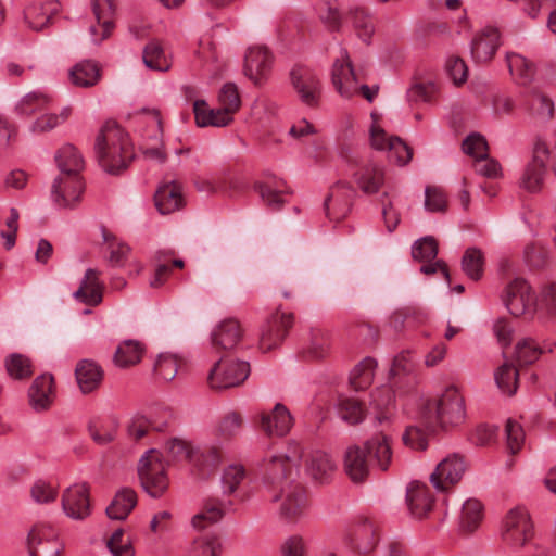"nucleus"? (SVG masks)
<instances>
[{
  "mask_svg": "<svg viewBox=\"0 0 556 556\" xmlns=\"http://www.w3.org/2000/svg\"><path fill=\"white\" fill-rule=\"evenodd\" d=\"M108 548L113 556H134L135 548L129 536L123 529L115 530L106 542Z\"/></svg>",
  "mask_w": 556,
  "mask_h": 556,
  "instance_id": "58",
  "label": "nucleus"
},
{
  "mask_svg": "<svg viewBox=\"0 0 556 556\" xmlns=\"http://www.w3.org/2000/svg\"><path fill=\"white\" fill-rule=\"evenodd\" d=\"M386 180L384 168L375 163L364 165L356 174L355 181L365 193H376Z\"/></svg>",
  "mask_w": 556,
  "mask_h": 556,
  "instance_id": "34",
  "label": "nucleus"
},
{
  "mask_svg": "<svg viewBox=\"0 0 556 556\" xmlns=\"http://www.w3.org/2000/svg\"><path fill=\"white\" fill-rule=\"evenodd\" d=\"M84 188L79 175H60L53 184V201L60 207H74L81 200Z\"/></svg>",
  "mask_w": 556,
  "mask_h": 556,
  "instance_id": "19",
  "label": "nucleus"
},
{
  "mask_svg": "<svg viewBox=\"0 0 556 556\" xmlns=\"http://www.w3.org/2000/svg\"><path fill=\"white\" fill-rule=\"evenodd\" d=\"M503 544L513 552L535 546V526L525 506L510 508L503 517L500 528Z\"/></svg>",
  "mask_w": 556,
  "mask_h": 556,
  "instance_id": "4",
  "label": "nucleus"
},
{
  "mask_svg": "<svg viewBox=\"0 0 556 556\" xmlns=\"http://www.w3.org/2000/svg\"><path fill=\"white\" fill-rule=\"evenodd\" d=\"M407 501L410 513L416 518L425 517L432 508L433 498L430 490L424 483L414 482L407 490Z\"/></svg>",
  "mask_w": 556,
  "mask_h": 556,
  "instance_id": "33",
  "label": "nucleus"
},
{
  "mask_svg": "<svg viewBox=\"0 0 556 556\" xmlns=\"http://www.w3.org/2000/svg\"><path fill=\"white\" fill-rule=\"evenodd\" d=\"M68 76L74 86L89 88L98 84L101 73L97 63L83 61L71 68Z\"/></svg>",
  "mask_w": 556,
  "mask_h": 556,
  "instance_id": "37",
  "label": "nucleus"
},
{
  "mask_svg": "<svg viewBox=\"0 0 556 556\" xmlns=\"http://www.w3.org/2000/svg\"><path fill=\"white\" fill-rule=\"evenodd\" d=\"M409 413L430 432L458 429L467 418L465 397L453 384L445 387L437 395L417 396Z\"/></svg>",
  "mask_w": 556,
  "mask_h": 556,
  "instance_id": "1",
  "label": "nucleus"
},
{
  "mask_svg": "<svg viewBox=\"0 0 556 556\" xmlns=\"http://www.w3.org/2000/svg\"><path fill=\"white\" fill-rule=\"evenodd\" d=\"M293 324V315L277 311L263 325L260 334V349L269 352L283 340L287 331Z\"/></svg>",
  "mask_w": 556,
  "mask_h": 556,
  "instance_id": "13",
  "label": "nucleus"
},
{
  "mask_svg": "<svg viewBox=\"0 0 556 556\" xmlns=\"http://www.w3.org/2000/svg\"><path fill=\"white\" fill-rule=\"evenodd\" d=\"M55 399L54 378L45 374L38 376L28 390L29 405L36 412H43L51 407Z\"/></svg>",
  "mask_w": 556,
  "mask_h": 556,
  "instance_id": "23",
  "label": "nucleus"
},
{
  "mask_svg": "<svg viewBox=\"0 0 556 556\" xmlns=\"http://www.w3.org/2000/svg\"><path fill=\"white\" fill-rule=\"evenodd\" d=\"M249 375V363L231 357H224L210 370L208 383L213 389L233 388L245 381Z\"/></svg>",
  "mask_w": 556,
  "mask_h": 556,
  "instance_id": "11",
  "label": "nucleus"
},
{
  "mask_svg": "<svg viewBox=\"0 0 556 556\" xmlns=\"http://www.w3.org/2000/svg\"><path fill=\"white\" fill-rule=\"evenodd\" d=\"M220 543L212 534L201 535L193 540L187 556H219Z\"/></svg>",
  "mask_w": 556,
  "mask_h": 556,
  "instance_id": "52",
  "label": "nucleus"
},
{
  "mask_svg": "<svg viewBox=\"0 0 556 556\" xmlns=\"http://www.w3.org/2000/svg\"><path fill=\"white\" fill-rule=\"evenodd\" d=\"M101 231L109 263L114 267H124L129 261L131 249L108 229Z\"/></svg>",
  "mask_w": 556,
  "mask_h": 556,
  "instance_id": "36",
  "label": "nucleus"
},
{
  "mask_svg": "<svg viewBox=\"0 0 556 556\" xmlns=\"http://www.w3.org/2000/svg\"><path fill=\"white\" fill-rule=\"evenodd\" d=\"M96 154L100 166L109 174H118L134 157L128 135L116 124H106L97 136Z\"/></svg>",
  "mask_w": 556,
  "mask_h": 556,
  "instance_id": "3",
  "label": "nucleus"
},
{
  "mask_svg": "<svg viewBox=\"0 0 556 556\" xmlns=\"http://www.w3.org/2000/svg\"><path fill=\"white\" fill-rule=\"evenodd\" d=\"M304 451L300 443L291 441L282 448L268 450L262 460L264 479L270 483H279L298 472Z\"/></svg>",
  "mask_w": 556,
  "mask_h": 556,
  "instance_id": "5",
  "label": "nucleus"
},
{
  "mask_svg": "<svg viewBox=\"0 0 556 556\" xmlns=\"http://www.w3.org/2000/svg\"><path fill=\"white\" fill-rule=\"evenodd\" d=\"M245 478V469L242 465L233 464L226 467L222 476L224 493H235Z\"/></svg>",
  "mask_w": 556,
  "mask_h": 556,
  "instance_id": "59",
  "label": "nucleus"
},
{
  "mask_svg": "<svg viewBox=\"0 0 556 556\" xmlns=\"http://www.w3.org/2000/svg\"><path fill=\"white\" fill-rule=\"evenodd\" d=\"M224 516V508L217 501L207 502L203 509L194 515L191 525L197 530H203L206 527L218 522Z\"/></svg>",
  "mask_w": 556,
  "mask_h": 556,
  "instance_id": "49",
  "label": "nucleus"
},
{
  "mask_svg": "<svg viewBox=\"0 0 556 556\" xmlns=\"http://www.w3.org/2000/svg\"><path fill=\"white\" fill-rule=\"evenodd\" d=\"M331 79L341 97L352 98L358 94L359 84L345 50H341L340 56L333 63Z\"/></svg>",
  "mask_w": 556,
  "mask_h": 556,
  "instance_id": "14",
  "label": "nucleus"
},
{
  "mask_svg": "<svg viewBox=\"0 0 556 556\" xmlns=\"http://www.w3.org/2000/svg\"><path fill=\"white\" fill-rule=\"evenodd\" d=\"M467 462L460 454H448L438 463L430 475V482L438 491H447L456 485L467 470Z\"/></svg>",
  "mask_w": 556,
  "mask_h": 556,
  "instance_id": "12",
  "label": "nucleus"
},
{
  "mask_svg": "<svg viewBox=\"0 0 556 556\" xmlns=\"http://www.w3.org/2000/svg\"><path fill=\"white\" fill-rule=\"evenodd\" d=\"M195 123L199 127H224L233 121V115L219 105L211 109L204 100L193 103Z\"/></svg>",
  "mask_w": 556,
  "mask_h": 556,
  "instance_id": "27",
  "label": "nucleus"
},
{
  "mask_svg": "<svg viewBox=\"0 0 556 556\" xmlns=\"http://www.w3.org/2000/svg\"><path fill=\"white\" fill-rule=\"evenodd\" d=\"M137 505V494L132 489L123 488L116 492L110 505L106 507V515L112 520H124Z\"/></svg>",
  "mask_w": 556,
  "mask_h": 556,
  "instance_id": "35",
  "label": "nucleus"
},
{
  "mask_svg": "<svg viewBox=\"0 0 556 556\" xmlns=\"http://www.w3.org/2000/svg\"><path fill=\"white\" fill-rule=\"evenodd\" d=\"M494 379L503 393L507 395L516 393L518 387V370L514 365L504 363L495 370Z\"/></svg>",
  "mask_w": 556,
  "mask_h": 556,
  "instance_id": "50",
  "label": "nucleus"
},
{
  "mask_svg": "<svg viewBox=\"0 0 556 556\" xmlns=\"http://www.w3.org/2000/svg\"><path fill=\"white\" fill-rule=\"evenodd\" d=\"M100 273L93 268L86 270L79 288L74 292V298L90 306H97L102 301L103 285L99 280Z\"/></svg>",
  "mask_w": 556,
  "mask_h": 556,
  "instance_id": "30",
  "label": "nucleus"
},
{
  "mask_svg": "<svg viewBox=\"0 0 556 556\" xmlns=\"http://www.w3.org/2000/svg\"><path fill=\"white\" fill-rule=\"evenodd\" d=\"M510 74L519 81L526 85L531 81L534 75L533 64L519 53L510 52L506 55Z\"/></svg>",
  "mask_w": 556,
  "mask_h": 556,
  "instance_id": "46",
  "label": "nucleus"
},
{
  "mask_svg": "<svg viewBox=\"0 0 556 556\" xmlns=\"http://www.w3.org/2000/svg\"><path fill=\"white\" fill-rule=\"evenodd\" d=\"M155 206L161 214H170L184 206L181 187L176 181L165 182L154 195Z\"/></svg>",
  "mask_w": 556,
  "mask_h": 556,
  "instance_id": "31",
  "label": "nucleus"
},
{
  "mask_svg": "<svg viewBox=\"0 0 556 556\" xmlns=\"http://www.w3.org/2000/svg\"><path fill=\"white\" fill-rule=\"evenodd\" d=\"M275 501L279 502L278 513L280 518L287 522L298 523L309 513L308 495L300 484H286L280 494L275 497Z\"/></svg>",
  "mask_w": 556,
  "mask_h": 556,
  "instance_id": "8",
  "label": "nucleus"
},
{
  "mask_svg": "<svg viewBox=\"0 0 556 556\" xmlns=\"http://www.w3.org/2000/svg\"><path fill=\"white\" fill-rule=\"evenodd\" d=\"M60 11L61 3L56 0L33 3L25 10V21L31 29L39 31L47 27Z\"/></svg>",
  "mask_w": 556,
  "mask_h": 556,
  "instance_id": "26",
  "label": "nucleus"
},
{
  "mask_svg": "<svg viewBox=\"0 0 556 556\" xmlns=\"http://www.w3.org/2000/svg\"><path fill=\"white\" fill-rule=\"evenodd\" d=\"M338 414L343 421L350 425H357L365 418L363 404L352 397H344L339 401Z\"/></svg>",
  "mask_w": 556,
  "mask_h": 556,
  "instance_id": "51",
  "label": "nucleus"
},
{
  "mask_svg": "<svg viewBox=\"0 0 556 556\" xmlns=\"http://www.w3.org/2000/svg\"><path fill=\"white\" fill-rule=\"evenodd\" d=\"M545 349L534 339L526 337L516 343L515 357L520 365H530L539 359Z\"/></svg>",
  "mask_w": 556,
  "mask_h": 556,
  "instance_id": "45",
  "label": "nucleus"
},
{
  "mask_svg": "<svg viewBox=\"0 0 556 556\" xmlns=\"http://www.w3.org/2000/svg\"><path fill=\"white\" fill-rule=\"evenodd\" d=\"M27 545L31 556H60L64 548L58 528L47 521H39L31 527Z\"/></svg>",
  "mask_w": 556,
  "mask_h": 556,
  "instance_id": "10",
  "label": "nucleus"
},
{
  "mask_svg": "<svg viewBox=\"0 0 556 556\" xmlns=\"http://www.w3.org/2000/svg\"><path fill=\"white\" fill-rule=\"evenodd\" d=\"M75 378L79 390L84 394H89L101 386L104 371L94 361L81 359L76 365Z\"/></svg>",
  "mask_w": 556,
  "mask_h": 556,
  "instance_id": "25",
  "label": "nucleus"
},
{
  "mask_svg": "<svg viewBox=\"0 0 556 556\" xmlns=\"http://www.w3.org/2000/svg\"><path fill=\"white\" fill-rule=\"evenodd\" d=\"M222 462V452L216 446H207L200 454H194L193 464L203 472L214 469Z\"/></svg>",
  "mask_w": 556,
  "mask_h": 556,
  "instance_id": "64",
  "label": "nucleus"
},
{
  "mask_svg": "<svg viewBox=\"0 0 556 556\" xmlns=\"http://www.w3.org/2000/svg\"><path fill=\"white\" fill-rule=\"evenodd\" d=\"M181 365V359L172 353H162L159 355L155 365V374L164 381H172Z\"/></svg>",
  "mask_w": 556,
  "mask_h": 556,
  "instance_id": "53",
  "label": "nucleus"
},
{
  "mask_svg": "<svg viewBox=\"0 0 556 556\" xmlns=\"http://www.w3.org/2000/svg\"><path fill=\"white\" fill-rule=\"evenodd\" d=\"M418 424L406 427L402 434V443L410 450L425 451L429 444V435L435 432H430L420 422Z\"/></svg>",
  "mask_w": 556,
  "mask_h": 556,
  "instance_id": "48",
  "label": "nucleus"
},
{
  "mask_svg": "<svg viewBox=\"0 0 556 556\" xmlns=\"http://www.w3.org/2000/svg\"><path fill=\"white\" fill-rule=\"evenodd\" d=\"M218 103L232 115L239 110L241 100L235 84L227 83L220 88Z\"/></svg>",
  "mask_w": 556,
  "mask_h": 556,
  "instance_id": "63",
  "label": "nucleus"
},
{
  "mask_svg": "<svg viewBox=\"0 0 556 556\" xmlns=\"http://www.w3.org/2000/svg\"><path fill=\"white\" fill-rule=\"evenodd\" d=\"M138 476L142 489L152 497H161L168 489L166 464L160 451L151 448L139 459Z\"/></svg>",
  "mask_w": 556,
  "mask_h": 556,
  "instance_id": "6",
  "label": "nucleus"
},
{
  "mask_svg": "<svg viewBox=\"0 0 556 556\" xmlns=\"http://www.w3.org/2000/svg\"><path fill=\"white\" fill-rule=\"evenodd\" d=\"M370 462L365 447L353 444L346 447L343 454V469L355 483L364 482L370 472Z\"/></svg>",
  "mask_w": 556,
  "mask_h": 556,
  "instance_id": "22",
  "label": "nucleus"
},
{
  "mask_svg": "<svg viewBox=\"0 0 556 556\" xmlns=\"http://www.w3.org/2000/svg\"><path fill=\"white\" fill-rule=\"evenodd\" d=\"M369 142L372 149L388 152V156L397 165H406L413 156V150L397 136L388 134L378 116L371 114Z\"/></svg>",
  "mask_w": 556,
  "mask_h": 556,
  "instance_id": "7",
  "label": "nucleus"
},
{
  "mask_svg": "<svg viewBox=\"0 0 556 556\" xmlns=\"http://www.w3.org/2000/svg\"><path fill=\"white\" fill-rule=\"evenodd\" d=\"M355 191L348 182L338 181L325 199L326 216L332 222L343 219L350 212Z\"/></svg>",
  "mask_w": 556,
  "mask_h": 556,
  "instance_id": "15",
  "label": "nucleus"
},
{
  "mask_svg": "<svg viewBox=\"0 0 556 556\" xmlns=\"http://www.w3.org/2000/svg\"><path fill=\"white\" fill-rule=\"evenodd\" d=\"M143 62L147 67L161 72L168 71L172 66L170 60L157 41H151L146 46L143 50Z\"/></svg>",
  "mask_w": 556,
  "mask_h": 556,
  "instance_id": "47",
  "label": "nucleus"
},
{
  "mask_svg": "<svg viewBox=\"0 0 556 556\" xmlns=\"http://www.w3.org/2000/svg\"><path fill=\"white\" fill-rule=\"evenodd\" d=\"M242 430V418L239 413H227L218 422L216 433L224 440H230Z\"/></svg>",
  "mask_w": 556,
  "mask_h": 556,
  "instance_id": "57",
  "label": "nucleus"
},
{
  "mask_svg": "<svg viewBox=\"0 0 556 556\" xmlns=\"http://www.w3.org/2000/svg\"><path fill=\"white\" fill-rule=\"evenodd\" d=\"M530 116L536 122H547L554 115V102L543 93L534 92L527 101Z\"/></svg>",
  "mask_w": 556,
  "mask_h": 556,
  "instance_id": "42",
  "label": "nucleus"
},
{
  "mask_svg": "<svg viewBox=\"0 0 556 556\" xmlns=\"http://www.w3.org/2000/svg\"><path fill=\"white\" fill-rule=\"evenodd\" d=\"M464 273L472 280L481 278L483 273V255L476 248L467 249L462 261Z\"/></svg>",
  "mask_w": 556,
  "mask_h": 556,
  "instance_id": "55",
  "label": "nucleus"
},
{
  "mask_svg": "<svg viewBox=\"0 0 556 556\" xmlns=\"http://www.w3.org/2000/svg\"><path fill=\"white\" fill-rule=\"evenodd\" d=\"M146 112L151 115L152 126L150 130L143 134L141 150L147 157L163 162L165 160V153L163 151V131L160 112L157 110H146Z\"/></svg>",
  "mask_w": 556,
  "mask_h": 556,
  "instance_id": "24",
  "label": "nucleus"
},
{
  "mask_svg": "<svg viewBox=\"0 0 556 556\" xmlns=\"http://www.w3.org/2000/svg\"><path fill=\"white\" fill-rule=\"evenodd\" d=\"M484 518V506L476 497H469L463 502L458 515L459 528L465 533L476 531Z\"/></svg>",
  "mask_w": 556,
  "mask_h": 556,
  "instance_id": "32",
  "label": "nucleus"
},
{
  "mask_svg": "<svg viewBox=\"0 0 556 556\" xmlns=\"http://www.w3.org/2000/svg\"><path fill=\"white\" fill-rule=\"evenodd\" d=\"M501 300L514 317L532 318L535 313L540 317H547L556 312V290L554 288L544 290L541 300L538 301L531 286L519 278L504 287Z\"/></svg>",
  "mask_w": 556,
  "mask_h": 556,
  "instance_id": "2",
  "label": "nucleus"
},
{
  "mask_svg": "<svg viewBox=\"0 0 556 556\" xmlns=\"http://www.w3.org/2000/svg\"><path fill=\"white\" fill-rule=\"evenodd\" d=\"M346 17L351 20L358 38L364 42H370L375 34V23L369 11L363 7H353L349 9Z\"/></svg>",
  "mask_w": 556,
  "mask_h": 556,
  "instance_id": "38",
  "label": "nucleus"
},
{
  "mask_svg": "<svg viewBox=\"0 0 556 556\" xmlns=\"http://www.w3.org/2000/svg\"><path fill=\"white\" fill-rule=\"evenodd\" d=\"M167 457L173 460L190 459L193 463L194 451L192 445L182 439H170L165 444Z\"/></svg>",
  "mask_w": 556,
  "mask_h": 556,
  "instance_id": "60",
  "label": "nucleus"
},
{
  "mask_svg": "<svg viewBox=\"0 0 556 556\" xmlns=\"http://www.w3.org/2000/svg\"><path fill=\"white\" fill-rule=\"evenodd\" d=\"M71 108L66 106L59 114H45L37 118L31 126L34 132H45L64 123L71 115Z\"/></svg>",
  "mask_w": 556,
  "mask_h": 556,
  "instance_id": "61",
  "label": "nucleus"
},
{
  "mask_svg": "<svg viewBox=\"0 0 556 556\" xmlns=\"http://www.w3.org/2000/svg\"><path fill=\"white\" fill-rule=\"evenodd\" d=\"M273 58L267 48L250 47L244 55L243 73L255 85L264 83L271 71Z\"/></svg>",
  "mask_w": 556,
  "mask_h": 556,
  "instance_id": "16",
  "label": "nucleus"
},
{
  "mask_svg": "<svg viewBox=\"0 0 556 556\" xmlns=\"http://www.w3.org/2000/svg\"><path fill=\"white\" fill-rule=\"evenodd\" d=\"M292 425L293 419L289 410L281 404H276L271 412L261 415V427L269 435H285Z\"/></svg>",
  "mask_w": 556,
  "mask_h": 556,
  "instance_id": "28",
  "label": "nucleus"
},
{
  "mask_svg": "<svg viewBox=\"0 0 556 556\" xmlns=\"http://www.w3.org/2000/svg\"><path fill=\"white\" fill-rule=\"evenodd\" d=\"M501 46V35L497 28L485 26L471 40V55L478 63L489 62Z\"/></svg>",
  "mask_w": 556,
  "mask_h": 556,
  "instance_id": "21",
  "label": "nucleus"
},
{
  "mask_svg": "<svg viewBox=\"0 0 556 556\" xmlns=\"http://www.w3.org/2000/svg\"><path fill=\"white\" fill-rule=\"evenodd\" d=\"M143 346L135 340L122 342L114 354V364L119 368H127L140 363L143 355Z\"/></svg>",
  "mask_w": 556,
  "mask_h": 556,
  "instance_id": "40",
  "label": "nucleus"
},
{
  "mask_svg": "<svg viewBox=\"0 0 556 556\" xmlns=\"http://www.w3.org/2000/svg\"><path fill=\"white\" fill-rule=\"evenodd\" d=\"M91 9L94 20L103 28V34H108L111 28H115V0H91Z\"/></svg>",
  "mask_w": 556,
  "mask_h": 556,
  "instance_id": "43",
  "label": "nucleus"
},
{
  "mask_svg": "<svg viewBox=\"0 0 556 556\" xmlns=\"http://www.w3.org/2000/svg\"><path fill=\"white\" fill-rule=\"evenodd\" d=\"M377 362L374 358L367 357L363 359L351 371L350 382L355 390H364L368 388L375 377Z\"/></svg>",
  "mask_w": 556,
  "mask_h": 556,
  "instance_id": "44",
  "label": "nucleus"
},
{
  "mask_svg": "<svg viewBox=\"0 0 556 556\" xmlns=\"http://www.w3.org/2000/svg\"><path fill=\"white\" fill-rule=\"evenodd\" d=\"M62 507L71 519H86L90 515L89 486L85 482L68 486L62 495Z\"/></svg>",
  "mask_w": 556,
  "mask_h": 556,
  "instance_id": "18",
  "label": "nucleus"
},
{
  "mask_svg": "<svg viewBox=\"0 0 556 556\" xmlns=\"http://www.w3.org/2000/svg\"><path fill=\"white\" fill-rule=\"evenodd\" d=\"M308 553L306 539L298 533L286 536L279 545L280 556H308Z\"/></svg>",
  "mask_w": 556,
  "mask_h": 556,
  "instance_id": "54",
  "label": "nucleus"
},
{
  "mask_svg": "<svg viewBox=\"0 0 556 556\" xmlns=\"http://www.w3.org/2000/svg\"><path fill=\"white\" fill-rule=\"evenodd\" d=\"M52 103V97L46 91L35 90L26 93L15 105V111L21 116H30L38 111L48 108Z\"/></svg>",
  "mask_w": 556,
  "mask_h": 556,
  "instance_id": "39",
  "label": "nucleus"
},
{
  "mask_svg": "<svg viewBox=\"0 0 556 556\" xmlns=\"http://www.w3.org/2000/svg\"><path fill=\"white\" fill-rule=\"evenodd\" d=\"M8 374L14 379L29 377L33 372L29 359L21 354H12L5 362Z\"/></svg>",
  "mask_w": 556,
  "mask_h": 556,
  "instance_id": "62",
  "label": "nucleus"
},
{
  "mask_svg": "<svg viewBox=\"0 0 556 556\" xmlns=\"http://www.w3.org/2000/svg\"><path fill=\"white\" fill-rule=\"evenodd\" d=\"M332 457L323 451H314L305 459L306 475L317 482L328 481L336 471Z\"/></svg>",
  "mask_w": 556,
  "mask_h": 556,
  "instance_id": "29",
  "label": "nucleus"
},
{
  "mask_svg": "<svg viewBox=\"0 0 556 556\" xmlns=\"http://www.w3.org/2000/svg\"><path fill=\"white\" fill-rule=\"evenodd\" d=\"M244 338V329L233 318L220 321L211 333L212 346L217 350L231 351L240 346Z\"/></svg>",
  "mask_w": 556,
  "mask_h": 556,
  "instance_id": "20",
  "label": "nucleus"
},
{
  "mask_svg": "<svg viewBox=\"0 0 556 556\" xmlns=\"http://www.w3.org/2000/svg\"><path fill=\"white\" fill-rule=\"evenodd\" d=\"M61 175H79L84 168V160L78 150L71 146H64L55 156Z\"/></svg>",
  "mask_w": 556,
  "mask_h": 556,
  "instance_id": "41",
  "label": "nucleus"
},
{
  "mask_svg": "<svg viewBox=\"0 0 556 556\" xmlns=\"http://www.w3.org/2000/svg\"><path fill=\"white\" fill-rule=\"evenodd\" d=\"M291 84L300 100L308 105L317 104L320 94V83L315 73L304 66H295L290 73Z\"/></svg>",
  "mask_w": 556,
  "mask_h": 556,
  "instance_id": "17",
  "label": "nucleus"
},
{
  "mask_svg": "<svg viewBox=\"0 0 556 556\" xmlns=\"http://www.w3.org/2000/svg\"><path fill=\"white\" fill-rule=\"evenodd\" d=\"M364 447L372 470L384 473L395 467L396 454L391 434L384 431L376 432L364 442Z\"/></svg>",
  "mask_w": 556,
  "mask_h": 556,
  "instance_id": "9",
  "label": "nucleus"
},
{
  "mask_svg": "<svg viewBox=\"0 0 556 556\" xmlns=\"http://www.w3.org/2000/svg\"><path fill=\"white\" fill-rule=\"evenodd\" d=\"M379 541L376 528L371 522H366L356 531V548L362 554L371 553Z\"/></svg>",
  "mask_w": 556,
  "mask_h": 556,
  "instance_id": "56",
  "label": "nucleus"
}]
</instances>
